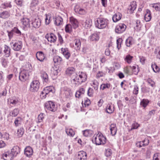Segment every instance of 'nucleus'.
Here are the masks:
<instances>
[{
    "label": "nucleus",
    "instance_id": "obj_14",
    "mask_svg": "<svg viewBox=\"0 0 160 160\" xmlns=\"http://www.w3.org/2000/svg\"><path fill=\"white\" fill-rule=\"evenodd\" d=\"M24 154L28 157H30L33 154V150L30 146L27 147L24 149Z\"/></svg>",
    "mask_w": 160,
    "mask_h": 160
},
{
    "label": "nucleus",
    "instance_id": "obj_5",
    "mask_svg": "<svg viewBox=\"0 0 160 160\" xmlns=\"http://www.w3.org/2000/svg\"><path fill=\"white\" fill-rule=\"evenodd\" d=\"M29 90L32 92H37L40 87V83L38 80L33 81L31 83Z\"/></svg>",
    "mask_w": 160,
    "mask_h": 160
},
{
    "label": "nucleus",
    "instance_id": "obj_11",
    "mask_svg": "<svg viewBox=\"0 0 160 160\" xmlns=\"http://www.w3.org/2000/svg\"><path fill=\"white\" fill-rule=\"evenodd\" d=\"M45 38L48 42H55L57 39L56 36L53 33H51L50 34H47L45 36Z\"/></svg>",
    "mask_w": 160,
    "mask_h": 160
},
{
    "label": "nucleus",
    "instance_id": "obj_21",
    "mask_svg": "<svg viewBox=\"0 0 160 160\" xmlns=\"http://www.w3.org/2000/svg\"><path fill=\"white\" fill-rule=\"evenodd\" d=\"M122 15L120 12H118L114 15L112 19L114 22H117L121 19Z\"/></svg>",
    "mask_w": 160,
    "mask_h": 160
},
{
    "label": "nucleus",
    "instance_id": "obj_23",
    "mask_svg": "<svg viewBox=\"0 0 160 160\" xmlns=\"http://www.w3.org/2000/svg\"><path fill=\"white\" fill-rule=\"evenodd\" d=\"M149 142V140L148 139H145L142 142H139L136 144V146L137 147H141L142 146L148 145Z\"/></svg>",
    "mask_w": 160,
    "mask_h": 160
},
{
    "label": "nucleus",
    "instance_id": "obj_15",
    "mask_svg": "<svg viewBox=\"0 0 160 160\" xmlns=\"http://www.w3.org/2000/svg\"><path fill=\"white\" fill-rule=\"evenodd\" d=\"M70 21L71 25L73 28L76 29L78 27L79 23L76 19L73 17H71L70 18Z\"/></svg>",
    "mask_w": 160,
    "mask_h": 160
},
{
    "label": "nucleus",
    "instance_id": "obj_40",
    "mask_svg": "<svg viewBox=\"0 0 160 160\" xmlns=\"http://www.w3.org/2000/svg\"><path fill=\"white\" fill-rule=\"evenodd\" d=\"M92 133V131L90 130H86L83 131V134L85 137L91 136Z\"/></svg>",
    "mask_w": 160,
    "mask_h": 160
},
{
    "label": "nucleus",
    "instance_id": "obj_30",
    "mask_svg": "<svg viewBox=\"0 0 160 160\" xmlns=\"http://www.w3.org/2000/svg\"><path fill=\"white\" fill-rule=\"evenodd\" d=\"M10 16V14L7 11H4L0 13V18L5 19L8 18Z\"/></svg>",
    "mask_w": 160,
    "mask_h": 160
},
{
    "label": "nucleus",
    "instance_id": "obj_58",
    "mask_svg": "<svg viewBox=\"0 0 160 160\" xmlns=\"http://www.w3.org/2000/svg\"><path fill=\"white\" fill-rule=\"evenodd\" d=\"M3 73V72L2 71L0 72V86L2 84L4 81L2 76Z\"/></svg>",
    "mask_w": 160,
    "mask_h": 160
},
{
    "label": "nucleus",
    "instance_id": "obj_59",
    "mask_svg": "<svg viewBox=\"0 0 160 160\" xmlns=\"http://www.w3.org/2000/svg\"><path fill=\"white\" fill-rule=\"evenodd\" d=\"M8 33V35L9 37V39L10 40L13 37L14 31H12V29L10 31H7Z\"/></svg>",
    "mask_w": 160,
    "mask_h": 160
},
{
    "label": "nucleus",
    "instance_id": "obj_49",
    "mask_svg": "<svg viewBox=\"0 0 160 160\" xmlns=\"http://www.w3.org/2000/svg\"><path fill=\"white\" fill-rule=\"evenodd\" d=\"M151 67L154 72H157L159 71V68L155 63L152 64Z\"/></svg>",
    "mask_w": 160,
    "mask_h": 160
},
{
    "label": "nucleus",
    "instance_id": "obj_22",
    "mask_svg": "<svg viewBox=\"0 0 160 160\" xmlns=\"http://www.w3.org/2000/svg\"><path fill=\"white\" fill-rule=\"evenodd\" d=\"M110 130L112 135H115L117 131L116 124L114 123L112 124L110 126Z\"/></svg>",
    "mask_w": 160,
    "mask_h": 160
},
{
    "label": "nucleus",
    "instance_id": "obj_56",
    "mask_svg": "<svg viewBox=\"0 0 160 160\" xmlns=\"http://www.w3.org/2000/svg\"><path fill=\"white\" fill-rule=\"evenodd\" d=\"M139 126V125L136 122H134L132 125V128L130 130H132L133 129H136Z\"/></svg>",
    "mask_w": 160,
    "mask_h": 160
},
{
    "label": "nucleus",
    "instance_id": "obj_10",
    "mask_svg": "<svg viewBox=\"0 0 160 160\" xmlns=\"http://www.w3.org/2000/svg\"><path fill=\"white\" fill-rule=\"evenodd\" d=\"M66 74L69 76H72V79L77 77V73L75 72V69L73 67H69L66 71Z\"/></svg>",
    "mask_w": 160,
    "mask_h": 160
},
{
    "label": "nucleus",
    "instance_id": "obj_45",
    "mask_svg": "<svg viewBox=\"0 0 160 160\" xmlns=\"http://www.w3.org/2000/svg\"><path fill=\"white\" fill-rule=\"evenodd\" d=\"M62 58L58 56H55L53 58V61L55 63H60L62 61Z\"/></svg>",
    "mask_w": 160,
    "mask_h": 160
},
{
    "label": "nucleus",
    "instance_id": "obj_16",
    "mask_svg": "<svg viewBox=\"0 0 160 160\" xmlns=\"http://www.w3.org/2000/svg\"><path fill=\"white\" fill-rule=\"evenodd\" d=\"M77 158L78 160H86L87 158L86 153L82 151L79 152L78 153Z\"/></svg>",
    "mask_w": 160,
    "mask_h": 160
},
{
    "label": "nucleus",
    "instance_id": "obj_48",
    "mask_svg": "<svg viewBox=\"0 0 160 160\" xmlns=\"http://www.w3.org/2000/svg\"><path fill=\"white\" fill-rule=\"evenodd\" d=\"M110 87V85L109 83L102 84L101 85L100 88L101 89L103 90L106 88H109Z\"/></svg>",
    "mask_w": 160,
    "mask_h": 160
},
{
    "label": "nucleus",
    "instance_id": "obj_36",
    "mask_svg": "<svg viewBox=\"0 0 160 160\" xmlns=\"http://www.w3.org/2000/svg\"><path fill=\"white\" fill-rule=\"evenodd\" d=\"M84 92L85 90L83 88H80L79 90L78 91H77L76 93V97L79 98L81 95L83 94L84 93Z\"/></svg>",
    "mask_w": 160,
    "mask_h": 160
},
{
    "label": "nucleus",
    "instance_id": "obj_8",
    "mask_svg": "<svg viewBox=\"0 0 160 160\" xmlns=\"http://www.w3.org/2000/svg\"><path fill=\"white\" fill-rule=\"evenodd\" d=\"M55 92L54 88L52 86H49L45 88L42 92V94H44L45 97L48 94L52 93H53Z\"/></svg>",
    "mask_w": 160,
    "mask_h": 160
},
{
    "label": "nucleus",
    "instance_id": "obj_44",
    "mask_svg": "<svg viewBox=\"0 0 160 160\" xmlns=\"http://www.w3.org/2000/svg\"><path fill=\"white\" fill-rule=\"evenodd\" d=\"M133 57L129 54L126 56L125 58V61L128 64L130 63L132 61Z\"/></svg>",
    "mask_w": 160,
    "mask_h": 160
},
{
    "label": "nucleus",
    "instance_id": "obj_24",
    "mask_svg": "<svg viewBox=\"0 0 160 160\" xmlns=\"http://www.w3.org/2000/svg\"><path fill=\"white\" fill-rule=\"evenodd\" d=\"M62 22L63 19L61 17L58 16L55 18L54 23L56 25L60 26L62 24Z\"/></svg>",
    "mask_w": 160,
    "mask_h": 160
},
{
    "label": "nucleus",
    "instance_id": "obj_19",
    "mask_svg": "<svg viewBox=\"0 0 160 160\" xmlns=\"http://www.w3.org/2000/svg\"><path fill=\"white\" fill-rule=\"evenodd\" d=\"M36 57L38 60L41 62L43 61L45 58L44 54L42 52H38L36 53Z\"/></svg>",
    "mask_w": 160,
    "mask_h": 160
},
{
    "label": "nucleus",
    "instance_id": "obj_60",
    "mask_svg": "<svg viewBox=\"0 0 160 160\" xmlns=\"http://www.w3.org/2000/svg\"><path fill=\"white\" fill-rule=\"evenodd\" d=\"M121 41L122 39L120 38H119L117 40V47L118 49H119L121 47Z\"/></svg>",
    "mask_w": 160,
    "mask_h": 160
},
{
    "label": "nucleus",
    "instance_id": "obj_3",
    "mask_svg": "<svg viewBox=\"0 0 160 160\" xmlns=\"http://www.w3.org/2000/svg\"><path fill=\"white\" fill-rule=\"evenodd\" d=\"M108 20L104 18H98L95 22L96 26L98 28L102 29L106 27Z\"/></svg>",
    "mask_w": 160,
    "mask_h": 160
},
{
    "label": "nucleus",
    "instance_id": "obj_64",
    "mask_svg": "<svg viewBox=\"0 0 160 160\" xmlns=\"http://www.w3.org/2000/svg\"><path fill=\"white\" fill-rule=\"evenodd\" d=\"M105 75V73L103 72L99 71L98 72L97 74V77L99 78L100 77H103Z\"/></svg>",
    "mask_w": 160,
    "mask_h": 160
},
{
    "label": "nucleus",
    "instance_id": "obj_27",
    "mask_svg": "<svg viewBox=\"0 0 160 160\" xmlns=\"http://www.w3.org/2000/svg\"><path fill=\"white\" fill-rule=\"evenodd\" d=\"M146 13L144 16V19L146 22L149 21L151 18V15L150 11L148 9L146 10Z\"/></svg>",
    "mask_w": 160,
    "mask_h": 160
},
{
    "label": "nucleus",
    "instance_id": "obj_13",
    "mask_svg": "<svg viewBox=\"0 0 160 160\" xmlns=\"http://www.w3.org/2000/svg\"><path fill=\"white\" fill-rule=\"evenodd\" d=\"M61 53L67 59H68L71 56L70 51L68 48H61Z\"/></svg>",
    "mask_w": 160,
    "mask_h": 160
},
{
    "label": "nucleus",
    "instance_id": "obj_51",
    "mask_svg": "<svg viewBox=\"0 0 160 160\" xmlns=\"http://www.w3.org/2000/svg\"><path fill=\"white\" fill-rule=\"evenodd\" d=\"M2 7L4 8H11L12 5L10 4V2H5L2 4Z\"/></svg>",
    "mask_w": 160,
    "mask_h": 160
},
{
    "label": "nucleus",
    "instance_id": "obj_31",
    "mask_svg": "<svg viewBox=\"0 0 160 160\" xmlns=\"http://www.w3.org/2000/svg\"><path fill=\"white\" fill-rule=\"evenodd\" d=\"M64 94L66 98H69L72 94L71 90L69 88H66L64 89Z\"/></svg>",
    "mask_w": 160,
    "mask_h": 160
},
{
    "label": "nucleus",
    "instance_id": "obj_61",
    "mask_svg": "<svg viewBox=\"0 0 160 160\" xmlns=\"http://www.w3.org/2000/svg\"><path fill=\"white\" fill-rule=\"evenodd\" d=\"M138 87L137 86H134V89L133 91V93L134 94L137 95L138 93Z\"/></svg>",
    "mask_w": 160,
    "mask_h": 160
},
{
    "label": "nucleus",
    "instance_id": "obj_2",
    "mask_svg": "<svg viewBox=\"0 0 160 160\" xmlns=\"http://www.w3.org/2000/svg\"><path fill=\"white\" fill-rule=\"evenodd\" d=\"M106 138L102 134H98L96 136H94L92 139V142L97 145L104 144L105 143Z\"/></svg>",
    "mask_w": 160,
    "mask_h": 160
},
{
    "label": "nucleus",
    "instance_id": "obj_26",
    "mask_svg": "<svg viewBox=\"0 0 160 160\" xmlns=\"http://www.w3.org/2000/svg\"><path fill=\"white\" fill-rule=\"evenodd\" d=\"M74 48L76 50H79L81 47V42L79 39H77L74 40Z\"/></svg>",
    "mask_w": 160,
    "mask_h": 160
},
{
    "label": "nucleus",
    "instance_id": "obj_32",
    "mask_svg": "<svg viewBox=\"0 0 160 160\" xmlns=\"http://www.w3.org/2000/svg\"><path fill=\"white\" fill-rule=\"evenodd\" d=\"M61 70V68H58L57 67H54L53 69L51 70L52 74L54 76H57L58 73L60 72Z\"/></svg>",
    "mask_w": 160,
    "mask_h": 160
},
{
    "label": "nucleus",
    "instance_id": "obj_53",
    "mask_svg": "<svg viewBox=\"0 0 160 160\" xmlns=\"http://www.w3.org/2000/svg\"><path fill=\"white\" fill-rule=\"evenodd\" d=\"M112 154V151L109 148H108L106 149V151L105 152V156L107 157H110Z\"/></svg>",
    "mask_w": 160,
    "mask_h": 160
},
{
    "label": "nucleus",
    "instance_id": "obj_57",
    "mask_svg": "<svg viewBox=\"0 0 160 160\" xmlns=\"http://www.w3.org/2000/svg\"><path fill=\"white\" fill-rule=\"evenodd\" d=\"M92 84L95 89L97 90L98 89V82L96 80H94L93 81Z\"/></svg>",
    "mask_w": 160,
    "mask_h": 160
},
{
    "label": "nucleus",
    "instance_id": "obj_17",
    "mask_svg": "<svg viewBox=\"0 0 160 160\" xmlns=\"http://www.w3.org/2000/svg\"><path fill=\"white\" fill-rule=\"evenodd\" d=\"M41 76L43 82L47 83L49 81V78L47 73L45 71H42L40 72Z\"/></svg>",
    "mask_w": 160,
    "mask_h": 160
},
{
    "label": "nucleus",
    "instance_id": "obj_35",
    "mask_svg": "<svg viewBox=\"0 0 160 160\" xmlns=\"http://www.w3.org/2000/svg\"><path fill=\"white\" fill-rule=\"evenodd\" d=\"M22 120L21 118L18 117L16 118L14 123L16 127L19 126L21 124Z\"/></svg>",
    "mask_w": 160,
    "mask_h": 160
},
{
    "label": "nucleus",
    "instance_id": "obj_63",
    "mask_svg": "<svg viewBox=\"0 0 160 160\" xmlns=\"http://www.w3.org/2000/svg\"><path fill=\"white\" fill-rule=\"evenodd\" d=\"M58 40L60 42V44H62L63 43V40L62 37L61 35L59 33H58Z\"/></svg>",
    "mask_w": 160,
    "mask_h": 160
},
{
    "label": "nucleus",
    "instance_id": "obj_29",
    "mask_svg": "<svg viewBox=\"0 0 160 160\" xmlns=\"http://www.w3.org/2000/svg\"><path fill=\"white\" fill-rule=\"evenodd\" d=\"M85 28H90L92 25V20L90 18H87L85 22Z\"/></svg>",
    "mask_w": 160,
    "mask_h": 160
},
{
    "label": "nucleus",
    "instance_id": "obj_62",
    "mask_svg": "<svg viewBox=\"0 0 160 160\" xmlns=\"http://www.w3.org/2000/svg\"><path fill=\"white\" fill-rule=\"evenodd\" d=\"M12 31H14V33H16L19 35H21V32L17 28L15 27L12 29Z\"/></svg>",
    "mask_w": 160,
    "mask_h": 160
},
{
    "label": "nucleus",
    "instance_id": "obj_7",
    "mask_svg": "<svg viewBox=\"0 0 160 160\" xmlns=\"http://www.w3.org/2000/svg\"><path fill=\"white\" fill-rule=\"evenodd\" d=\"M11 44H12V48L15 51H19L22 48V42L21 41L12 42H11Z\"/></svg>",
    "mask_w": 160,
    "mask_h": 160
},
{
    "label": "nucleus",
    "instance_id": "obj_42",
    "mask_svg": "<svg viewBox=\"0 0 160 160\" xmlns=\"http://www.w3.org/2000/svg\"><path fill=\"white\" fill-rule=\"evenodd\" d=\"M1 62L2 66L4 67H7L9 63L8 59L7 58H2L1 60Z\"/></svg>",
    "mask_w": 160,
    "mask_h": 160
},
{
    "label": "nucleus",
    "instance_id": "obj_37",
    "mask_svg": "<svg viewBox=\"0 0 160 160\" xmlns=\"http://www.w3.org/2000/svg\"><path fill=\"white\" fill-rule=\"evenodd\" d=\"M65 130L66 133L68 136L73 137L75 134L74 132L71 128L66 129Z\"/></svg>",
    "mask_w": 160,
    "mask_h": 160
},
{
    "label": "nucleus",
    "instance_id": "obj_47",
    "mask_svg": "<svg viewBox=\"0 0 160 160\" xmlns=\"http://www.w3.org/2000/svg\"><path fill=\"white\" fill-rule=\"evenodd\" d=\"M131 71V66H128L124 68V71L125 73L130 74Z\"/></svg>",
    "mask_w": 160,
    "mask_h": 160
},
{
    "label": "nucleus",
    "instance_id": "obj_52",
    "mask_svg": "<svg viewBox=\"0 0 160 160\" xmlns=\"http://www.w3.org/2000/svg\"><path fill=\"white\" fill-rule=\"evenodd\" d=\"M136 24V26L134 28L138 31L139 30L141 26L140 21L139 20H137Z\"/></svg>",
    "mask_w": 160,
    "mask_h": 160
},
{
    "label": "nucleus",
    "instance_id": "obj_25",
    "mask_svg": "<svg viewBox=\"0 0 160 160\" xmlns=\"http://www.w3.org/2000/svg\"><path fill=\"white\" fill-rule=\"evenodd\" d=\"M22 24L25 27H29L30 26V20L27 18H24L21 19Z\"/></svg>",
    "mask_w": 160,
    "mask_h": 160
},
{
    "label": "nucleus",
    "instance_id": "obj_50",
    "mask_svg": "<svg viewBox=\"0 0 160 160\" xmlns=\"http://www.w3.org/2000/svg\"><path fill=\"white\" fill-rule=\"evenodd\" d=\"M114 110L111 108V106L109 104H108L106 108V112L108 113H111L113 112Z\"/></svg>",
    "mask_w": 160,
    "mask_h": 160
},
{
    "label": "nucleus",
    "instance_id": "obj_4",
    "mask_svg": "<svg viewBox=\"0 0 160 160\" xmlns=\"http://www.w3.org/2000/svg\"><path fill=\"white\" fill-rule=\"evenodd\" d=\"M30 72L28 70L23 69L19 73V80L24 82L28 80Z\"/></svg>",
    "mask_w": 160,
    "mask_h": 160
},
{
    "label": "nucleus",
    "instance_id": "obj_54",
    "mask_svg": "<svg viewBox=\"0 0 160 160\" xmlns=\"http://www.w3.org/2000/svg\"><path fill=\"white\" fill-rule=\"evenodd\" d=\"M23 128H20L17 130V134L18 136L19 137H21L23 134Z\"/></svg>",
    "mask_w": 160,
    "mask_h": 160
},
{
    "label": "nucleus",
    "instance_id": "obj_46",
    "mask_svg": "<svg viewBox=\"0 0 160 160\" xmlns=\"http://www.w3.org/2000/svg\"><path fill=\"white\" fill-rule=\"evenodd\" d=\"M149 101L147 99H143L141 102L140 105L145 108L148 105Z\"/></svg>",
    "mask_w": 160,
    "mask_h": 160
},
{
    "label": "nucleus",
    "instance_id": "obj_43",
    "mask_svg": "<svg viewBox=\"0 0 160 160\" xmlns=\"http://www.w3.org/2000/svg\"><path fill=\"white\" fill-rule=\"evenodd\" d=\"M19 112V109L18 108H16L12 111L11 116L12 117H16L18 115Z\"/></svg>",
    "mask_w": 160,
    "mask_h": 160
},
{
    "label": "nucleus",
    "instance_id": "obj_34",
    "mask_svg": "<svg viewBox=\"0 0 160 160\" xmlns=\"http://www.w3.org/2000/svg\"><path fill=\"white\" fill-rule=\"evenodd\" d=\"M90 39L92 41H98L99 39V37L97 33H94L90 37Z\"/></svg>",
    "mask_w": 160,
    "mask_h": 160
},
{
    "label": "nucleus",
    "instance_id": "obj_12",
    "mask_svg": "<svg viewBox=\"0 0 160 160\" xmlns=\"http://www.w3.org/2000/svg\"><path fill=\"white\" fill-rule=\"evenodd\" d=\"M32 24L35 28H38L41 25V20L38 18H33L32 19Z\"/></svg>",
    "mask_w": 160,
    "mask_h": 160
},
{
    "label": "nucleus",
    "instance_id": "obj_9",
    "mask_svg": "<svg viewBox=\"0 0 160 160\" xmlns=\"http://www.w3.org/2000/svg\"><path fill=\"white\" fill-rule=\"evenodd\" d=\"M126 28V25L123 23H119L116 26L115 31L116 33H121L123 32Z\"/></svg>",
    "mask_w": 160,
    "mask_h": 160
},
{
    "label": "nucleus",
    "instance_id": "obj_20",
    "mask_svg": "<svg viewBox=\"0 0 160 160\" xmlns=\"http://www.w3.org/2000/svg\"><path fill=\"white\" fill-rule=\"evenodd\" d=\"M11 151L12 155L13 157L16 156L20 152L19 148L18 146L14 147Z\"/></svg>",
    "mask_w": 160,
    "mask_h": 160
},
{
    "label": "nucleus",
    "instance_id": "obj_18",
    "mask_svg": "<svg viewBox=\"0 0 160 160\" xmlns=\"http://www.w3.org/2000/svg\"><path fill=\"white\" fill-rule=\"evenodd\" d=\"M137 6L136 2L133 1L130 3L128 8V10L130 13H133V11L136 9Z\"/></svg>",
    "mask_w": 160,
    "mask_h": 160
},
{
    "label": "nucleus",
    "instance_id": "obj_1",
    "mask_svg": "<svg viewBox=\"0 0 160 160\" xmlns=\"http://www.w3.org/2000/svg\"><path fill=\"white\" fill-rule=\"evenodd\" d=\"M78 74V75L77 74V77L74 78L72 79L73 82H78V83L76 82L74 83L75 85H78V84H80L82 82H85L87 78V76L84 72H79Z\"/></svg>",
    "mask_w": 160,
    "mask_h": 160
},
{
    "label": "nucleus",
    "instance_id": "obj_55",
    "mask_svg": "<svg viewBox=\"0 0 160 160\" xmlns=\"http://www.w3.org/2000/svg\"><path fill=\"white\" fill-rule=\"evenodd\" d=\"M44 114L43 113H41L38 116V122H41L43 121V119L44 118Z\"/></svg>",
    "mask_w": 160,
    "mask_h": 160
},
{
    "label": "nucleus",
    "instance_id": "obj_6",
    "mask_svg": "<svg viewBox=\"0 0 160 160\" xmlns=\"http://www.w3.org/2000/svg\"><path fill=\"white\" fill-rule=\"evenodd\" d=\"M45 109L52 112H55L57 110V107L54 103L51 101L46 102L45 104Z\"/></svg>",
    "mask_w": 160,
    "mask_h": 160
},
{
    "label": "nucleus",
    "instance_id": "obj_28",
    "mask_svg": "<svg viewBox=\"0 0 160 160\" xmlns=\"http://www.w3.org/2000/svg\"><path fill=\"white\" fill-rule=\"evenodd\" d=\"M11 49L10 47L6 45L4 46V52L5 53V55L6 57H9L10 54Z\"/></svg>",
    "mask_w": 160,
    "mask_h": 160
},
{
    "label": "nucleus",
    "instance_id": "obj_41",
    "mask_svg": "<svg viewBox=\"0 0 160 160\" xmlns=\"http://www.w3.org/2000/svg\"><path fill=\"white\" fill-rule=\"evenodd\" d=\"M150 6L155 9L157 11H160V3H156L151 4Z\"/></svg>",
    "mask_w": 160,
    "mask_h": 160
},
{
    "label": "nucleus",
    "instance_id": "obj_33",
    "mask_svg": "<svg viewBox=\"0 0 160 160\" xmlns=\"http://www.w3.org/2000/svg\"><path fill=\"white\" fill-rule=\"evenodd\" d=\"M133 43V39L131 37H129L126 40V44L128 47H130Z\"/></svg>",
    "mask_w": 160,
    "mask_h": 160
},
{
    "label": "nucleus",
    "instance_id": "obj_38",
    "mask_svg": "<svg viewBox=\"0 0 160 160\" xmlns=\"http://www.w3.org/2000/svg\"><path fill=\"white\" fill-rule=\"evenodd\" d=\"M72 27L71 24H68L65 27V31L67 33H70L72 31Z\"/></svg>",
    "mask_w": 160,
    "mask_h": 160
},
{
    "label": "nucleus",
    "instance_id": "obj_39",
    "mask_svg": "<svg viewBox=\"0 0 160 160\" xmlns=\"http://www.w3.org/2000/svg\"><path fill=\"white\" fill-rule=\"evenodd\" d=\"M75 11L76 12H77L80 14H85L86 13V12L84 9L80 8H76L75 9Z\"/></svg>",
    "mask_w": 160,
    "mask_h": 160
}]
</instances>
